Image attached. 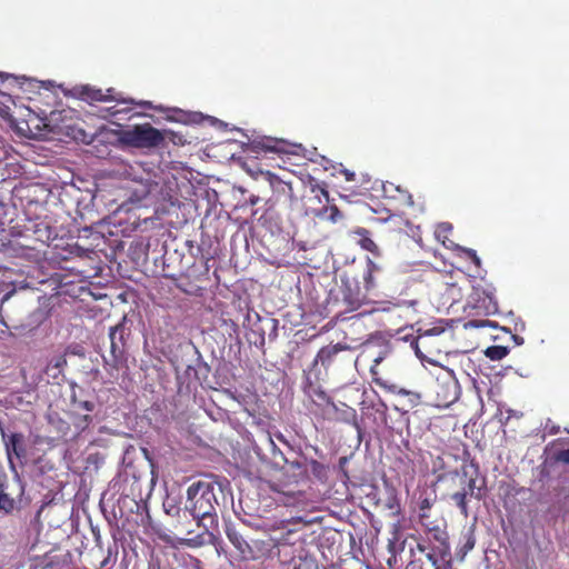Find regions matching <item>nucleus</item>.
Here are the masks:
<instances>
[{"mask_svg":"<svg viewBox=\"0 0 569 569\" xmlns=\"http://www.w3.org/2000/svg\"><path fill=\"white\" fill-rule=\"evenodd\" d=\"M485 353L491 360H501L509 353V349L503 346H491L486 349Z\"/></svg>","mask_w":569,"mask_h":569,"instance_id":"a878e982","label":"nucleus"},{"mask_svg":"<svg viewBox=\"0 0 569 569\" xmlns=\"http://www.w3.org/2000/svg\"><path fill=\"white\" fill-rule=\"evenodd\" d=\"M353 233L359 236L360 239L358 241V243L360 244V247L363 249V250H367L371 253H373L375 256H380V249L379 247L377 246V243L371 239L370 237V232L366 229V228H357L356 230H353Z\"/></svg>","mask_w":569,"mask_h":569,"instance_id":"a211bd4d","label":"nucleus"},{"mask_svg":"<svg viewBox=\"0 0 569 569\" xmlns=\"http://www.w3.org/2000/svg\"><path fill=\"white\" fill-rule=\"evenodd\" d=\"M378 267L371 261L369 260V263H368V272L367 274L365 276V282H366V287L367 288H370L373 286V277H372V271L373 270H377Z\"/></svg>","mask_w":569,"mask_h":569,"instance_id":"72a5a7b5","label":"nucleus"},{"mask_svg":"<svg viewBox=\"0 0 569 569\" xmlns=\"http://www.w3.org/2000/svg\"><path fill=\"white\" fill-rule=\"evenodd\" d=\"M261 174L268 181L276 194L283 196L286 198L291 210L302 211L307 216L318 214V209L309 202L316 200L318 206L322 203V199H325L327 203L329 202V192L326 186L320 184L312 177H308L306 181H301L305 188V193L309 191L312 194L308 200H305L306 194L299 197L295 191L292 182L282 180L271 171H264L261 172Z\"/></svg>","mask_w":569,"mask_h":569,"instance_id":"f257e3e1","label":"nucleus"},{"mask_svg":"<svg viewBox=\"0 0 569 569\" xmlns=\"http://www.w3.org/2000/svg\"><path fill=\"white\" fill-rule=\"evenodd\" d=\"M475 543H476V539L473 536V530L470 529L466 536V542L462 547L465 553L472 550L475 547Z\"/></svg>","mask_w":569,"mask_h":569,"instance_id":"f704fd0d","label":"nucleus"},{"mask_svg":"<svg viewBox=\"0 0 569 569\" xmlns=\"http://www.w3.org/2000/svg\"><path fill=\"white\" fill-rule=\"evenodd\" d=\"M114 562L116 557H112L111 551L108 550L107 555L103 557L100 565L96 569H111Z\"/></svg>","mask_w":569,"mask_h":569,"instance_id":"473e14b6","label":"nucleus"},{"mask_svg":"<svg viewBox=\"0 0 569 569\" xmlns=\"http://www.w3.org/2000/svg\"><path fill=\"white\" fill-rule=\"evenodd\" d=\"M251 204H256L258 202V198L252 197L250 199Z\"/></svg>","mask_w":569,"mask_h":569,"instance_id":"de8ad7c7","label":"nucleus"},{"mask_svg":"<svg viewBox=\"0 0 569 569\" xmlns=\"http://www.w3.org/2000/svg\"><path fill=\"white\" fill-rule=\"evenodd\" d=\"M373 381H375L377 385L382 386V382L380 381V379H378V378H373Z\"/></svg>","mask_w":569,"mask_h":569,"instance_id":"09e8293b","label":"nucleus"},{"mask_svg":"<svg viewBox=\"0 0 569 569\" xmlns=\"http://www.w3.org/2000/svg\"><path fill=\"white\" fill-rule=\"evenodd\" d=\"M512 338L515 339L517 345H521L523 342V338H520V337L515 336V335L512 336Z\"/></svg>","mask_w":569,"mask_h":569,"instance_id":"c03bdc74","label":"nucleus"},{"mask_svg":"<svg viewBox=\"0 0 569 569\" xmlns=\"http://www.w3.org/2000/svg\"><path fill=\"white\" fill-rule=\"evenodd\" d=\"M73 93L79 99L92 103V102H101V101H109V100H119L113 94H103V91L101 89L94 88L89 84H82L77 86L73 88Z\"/></svg>","mask_w":569,"mask_h":569,"instance_id":"f8f14e48","label":"nucleus"},{"mask_svg":"<svg viewBox=\"0 0 569 569\" xmlns=\"http://www.w3.org/2000/svg\"><path fill=\"white\" fill-rule=\"evenodd\" d=\"M111 116H116L119 111L114 107L108 109Z\"/></svg>","mask_w":569,"mask_h":569,"instance_id":"49530a36","label":"nucleus"},{"mask_svg":"<svg viewBox=\"0 0 569 569\" xmlns=\"http://www.w3.org/2000/svg\"><path fill=\"white\" fill-rule=\"evenodd\" d=\"M451 231H452V226L448 222H442V223L438 224L436 234L438 238H440L441 236L446 237L447 233H449Z\"/></svg>","mask_w":569,"mask_h":569,"instance_id":"e433bc0d","label":"nucleus"},{"mask_svg":"<svg viewBox=\"0 0 569 569\" xmlns=\"http://www.w3.org/2000/svg\"><path fill=\"white\" fill-rule=\"evenodd\" d=\"M473 323L476 328H479L480 325L478 322L473 321Z\"/></svg>","mask_w":569,"mask_h":569,"instance_id":"3c124183","label":"nucleus"},{"mask_svg":"<svg viewBox=\"0 0 569 569\" xmlns=\"http://www.w3.org/2000/svg\"><path fill=\"white\" fill-rule=\"evenodd\" d=\"M552 459L555 460V462H560L569 466V448L555 452Z\"/></svg>","mask_w":569,"mask_h":569,"instance_id":"2f4dec72","label":"nucleus"},{"mask_svg":"<svg viewBox=\"0 0 569 569\" xmlns=\"http://www.w3.org/2000/svg\"><path fill=\"white\" fill-rule=\"evenodd\" d=\"M270 488L274 493L273 500L286 507H296L303 501V492L301 490L290 488L287 483L274 482Z\"/></svg>","mask_w":569,"mask_h":569,"instance_id":"9b49d317","label":"nucleus"},{"mask_svg":"<svg viewBox=\"0 0 569 569\" xmlns=\"http://www.w3.org/2000/svg\"><path fill=\"white\" fill-rule=\"evenodd\" d=\"M346 349L348 348L340 343L322 347L315 358L313 366L320 363L326 369L329 368L335 362V359L339 352Z\"/></svg>","mask_w":569,"mask_h":569,"instance_id":"4468645a","label":"nucleus"},{"mask_svg":"<svg viewBox=\"0 0 569 569\" xmlns=\"http://www.w3.org/2000/svg\"><path fill=\"white\" fill-rule=\"evenodd\" d=\"M9 296H10V295H9V293H7V295L3 297L2 302H4V301L9 298Z\"/></svg>","mask_w":569,"mask_h":569,"instance_id":"8fccbe9b","label":"nucleus"},{"mask_svg":"<svg viewBox=\"0 0 569 569\" xmlns=\"http://www.w3.org/2000/svg\"><path fill=\"white\" fill-rule=\"evenodd\" d=\"M473 296H476L477 302H480L486 309H497V302L495 299V288L491 286L482 287L478 284L473 287Z\"/></svg>","mask_w":569,"mask_h":569,"instance_id":"dca6fc26","label":"nucleus"},{"mask_svg":"<svg viewBox=\"0 0 569 569\" xmlns=\"http://www.w3.org/2000/svg\"><path fill=\"white\" fill-rule=\"evenodd\" d=\"M463 256L469 259L476 267H480L481 266V260L480 258L478 257L476 250L471 249V248H462L461 249Z\"/></svg>","mask_w":569,"mask_h":569,"instance_id":"7c9ffc66","label":"nucleus"},{"mask_svg":"<svg viewBox=\"0 0 569 569\" xmlns=\"http://www.w3.org/2000/svg\"><path fill=\"white\" fill-rule=\"evenodd\" d=\"M251 151L253 152H274V153H296V148H301V146L291 144L286 140L271 138V137H261L251 141L250 144Z\"/></svg>","mask_w":569,"mask_h":569,"instance_id":"1a4fd4ad","label":"nucleus"},{"mask_svg":"<svg viewBox=\"0 0 569 569\" xmlns=\"http://www.w3.org/2000/svg\"><path fill=\"white\" fill-rule=\"evenodd\" d=\"M0 206H3L1 201H0Z\"/></svg>","mask_w":569,"mask_h":569,"instance_id":"603ef678","label":"nucleus"},{"mask_svg":"<svg viewBox=\"0 0 569 569\" xmlns=\"http://www.w3.org/2000/svg\"><path fill=\"white\" fill-rule=\"evenodd\" d=\"M128 144L136 148H154L164 140L163 134L149 123L134 126L124 133Z\"/></svg>","mask_w":569,"mask_h":569,"instance_id":"423d86ee","label":"nucleus"},{"mask_svg":"<svg viewBox=\"0 0 569 569\" xmlns=\"http://www.w3.org/2000/svg\"><path fill=\"white\" fill-rule=\"evenodd\" d=\"M376 412L379 415L382 425H387L388 407L385 402H380L375 407Z\"/></svg>","mask_w":569,"mask_h":569,"instance_id":"c9c22d12","label":"nucleus"},{"mask_svg":"<svg viewBox=\"0 0 569 569\" xmlns=\"http://www.w3.org/2000/svg\"><path fill=\"white\" fill-rule=\"evenodd\" d=\"M313 207L316 208V206H313ZM317 209L319 211V213L317 216H321L322 213H328L327 214L328 220H330L333 223L339 222L343 218L342 212L338 209V207L336 204L317 207Z\"/></svg>","mask_w":569,"mask_h":569,"instance_id":"4be33fe9","label":"nucleus"},{"mask_svg":"<svg viewBox=\"0 0 569 569\" xmlns=\"http://www.w3.org/2000/svg\"><path fill=\"white\" fill-rule=\"evenodd\" d=\"M388 507H389L390 509H395V512H393V513H396V515H399V513H400V510H401V509H400V505L397 502V500H396V499H393V501H392V502H389V503H388Z\"/></svg>","mask_w":569,"mask_h":569,"instance_id":"79ce46f5","label":"nucleus"},{"mask_svg":"<svg viewBox=\"0 0 569 569\" xmlns=\"http://www.w3.org/2000/svg\"><path fill=\"white\" fill-rule=\"evenodd\" d=\"M487 495L486 479H482L481 485H477L476 478H469L466 486L461 490L450 495V500L459 509L460 515L467 519L470 515L468 507V498L482 500Z\"/></svg>","mask_w":569,"mask_h":569,"instance_id":"0eeeda50","label":"nucleus"},{"mask_svg":"<svg viewBox=\"0 0 569 569\" xmlns=\"http://www.w3.org/2000/svg\"><path fill=\"white\" fill-rule=\"evenodd\" d=\"M397 396L399 398V406H396V409L405 412L417 407L421 402V396L416 391L399 389L397 391Z\"/></svg>","mask_w":569,"mask_h":569,"instance_id":"2eb2a0df","label":"nucleus"},{"mask_svg":"<svg viewBox=\"0 0 569 569\" xmlns=\"http://www.w3.org/2000/svg\"><path fill=\"white\" fill-rule=\"evenodd\" d=\"M382 360H383V357H382V356H379V357H377V358H375V359H373V365H372V367H371V369H370V371H371V373H372L373 376H376V375H377L376 367H377V366H378Z\"/></svg>","mask_w":569,"mask_h":569,"instance_id":"a19ab883","label":"nucleus"},{"mask_svg":"<svg viewBox=\"0 0 569 569\" xmlns=\"http://www.w3.org/2000/svg\"><path fill=\"white\" fill-rule=\"evenodd\" d=\"M306 392L311 398L318 397L322 401L330 402V397L326 393V391L319 387H315L311 382L308 385V387H306Z\"/></svg>","mask_w":569,"mask_h":569,"instance_id":"c85d7f7f","label":"nucleus"},{"mask_svg":"<svg viewBox=\"0 0 569 569\" xmlns=\"http://www.w3.org/2000/svg\"><path fill=\"white\" fill-rule=\"evenodd\" d=\"M7 100H10V96L0 91V104L4 106L8 109V107L6 106ZM1 112H4V110L0 107V113Z\"/></svg>","mask_w":569,"mask_h":569,"instance_id":"ea45409f","label":"nucleus"},{"mask_svg":"<svg viewBox=\"0 0 569 569\" xmlns=\"http://www.w3.org/2000/svg\"><path fill=\"white\" fill-rule=\"evenodd\" d=\"M308 471L319 481L323 482L327 480L328 468L318 460L311 459L307 465Z\"/></svg>","mask_w":569,"mask_h":569,"instance_id":"412c9836","label":"nucleus"},{"mask_svg":"<svg viewBox=\"0 0 569 569\" xmlns=\"http://www.w3.org/2000/svg\"><path fill=\"white\" fill-rule=\"evenodd\" d=\"M438 545L430 547L427 541H419L417 549L425 556V558L432 565L435 569H441L440 561H447L450 557L449 537L445 541H436Z\"/></svg>","mask_w":569,"mask_h":569,"instance_id":"9d476101","label":"nucleus"},{"mask_svg":"<svg viewBox=\"0 0 569 569\" xmlns=\"http://www.w3.org/2000/svg\"><path fill=\"white\" fill-rule=\"evenodd\" d=\"M443 330L432 329L412 337L410 347L415 350L416 356L422 360L428 361L432 366L437 365L433 356L439 355L443 347Z\"/></svg>","mask_w":569,"mask_h":569,"instance_id":"39448f33","label":"nucleus"},{"mask_svg":"<svg viewBox=\"0 0 569 569\" xmlns=\"http://www.w3.org/2000/svg\"><path fill=\"white\" fill-rule=\"evenodd\" d=\"M362 300L363 298L358 289L352 290L350 287H346L342 290V301L347 306L348 311H355L359 309L362 305Z\"/></svg>","mask_w":569,"mask_h":569,"instance_id":"6ab92c4d","label":"nucleus"},{"mask_svg":"<svg viewBox=\"0 0 569 569\" xmlns=\"http://www.w3.org/2000/svg\"><path fill=\"white\" fill-rule=\"evenodd\" d=\"M214 490V482L208 480L192 482L187 489L184 508L206 531L218 528V499Z\"/></svg>","mask_w":569,"mask_h":569,"instance_id":"f03ea898","label":"nucleus"},{"mask_svg":"<svg viewBox=\"0 0 569 569\" xmlns=\"http://www.w3.org/2000/svg\"><path fill=\"white\" fill-rule=\"evenodd\" d=\"M226 535L229 541L240 552L241 556L247 557L251 552L249 543L233 526H227Z\"/></svg>","mask_w":569,"mask_h":569,"instance_id":"f3484780","label":"nucleus"},{"mask_svg":"<svg viewBox=\"0 0 569 569\" xmlns=\"http://www.w3.org/2000/svg\"><path fill=\"white\" fill-rule=\"evenodd\" d=\"M377 219L381 222L389 224L390 230H396V228L401 230V224L403 222L402 217H400L399 214L390 213L389 210H386L385 216Z\"/></svg>","mask_w":569,"mask_h":569,"instance_id":"b1692460","label":"nucleus"},{"mask_svg":"<svg viewBox=\"0 0 569 569\" xmlns=\"http://www.w3.org/2000/svg\"><path fill=\"white\" fill-rule=\"evenodd\" d=\"M267 440H268L269 445H270L272 448H274V447H276V445H274V442H273V440H272V438H271V436H270V435H268V436H267Z\"/></svg>","mask_w":569,"mask_h":569,"instance_id":"a18cd8bd","label":"nucleus"},{"mask_svg":"<svg viewBox=\"0 0 569 569\" xmlns=\"http://www.w3.org/2000/svg\"><path fill=\"white\" fill-rule=\"evenodd\" d=\"M123 329L121 323L110 328V351L108 357H103L104 363L116 370L127 362Z\"/></svg>","mask_w":569,"mask_h":569,"instance_id":"6e6552de","label":"nucleus"},{"mask_svg":"<svg viewBox=\"0 0 569 569\" xmlns=\"http://www.w3.org/2000/svg\"><path fill=\"white\" fill-rule=\"evenodd\" d=\"M289 469L292 470L295 477H299L301 480L308 478V468L300 461H292L289 465Z\"/></svg>","mask_w":569,"mask_h":569,"instance_id":"cd10ccee","label":"nucleus"},{"mask_svg":"<svg viewBox=\"0 0 569 569\" xmlns=\"http://www.w3.org/2000/svg\"><path fill=\"white\" fill-rule=\"evenodd\" d=\"M103 94H113L116 96L119 100H117L118 102H123V103H129V102H132V100H124L120 97V93H118L113 88H109L107 89L106 92H103Z\"/></svg>","mask_w":569,"mask_h":569,"instance_id":"58836bf2","label":"nucleus"},{"mask_svg":"<svg viewBox=\"0 0 569 569\" xmlns=\"http://www.w3.org/2000/svg\"><path fill=\"white\" fill-rule=\"evenodd\" d=\"M395 191L397 192V194H393L391 197L396 198L401 206L409 207V208L413 207V204H415L413 197L407 189L396 187Z\"/></svg>","mask_w":569,"mask_h":569,"instance_id":"393cba45","label":"nucleus"},{"mask_svg":"<svg viewBox=\"0 0 569 569\" xmlns=\"http://www.w3.org/2000/svg\"><path fill=\"white\" fill-rule=\"evenodd\" d=\"M335 170H336V174L342 176L345 181H347V182H356L357 181L356 172L345 168L342 164H339V167L335 168Z\"/></svg>","mask_w":569,"mask_h":569,"instance_id":"c756f323","label":"nucleus"},{"mask_svg":"<svg viewBox=\"0 0 569 569\" xmlns=\"http://www.w3.org/2000/svg\"><path fill=\"white\" fill-rule=\"evenodd\" d=\"M437 502L435 492L423 489L411 500L412 511L417 515L418 522L435 541H445L448 538L446 522L433 510Z\"/></svg>","mask_w":569,"mask_h":569,"instance_id":"7ed1b4c3","label":"nucleus"},{"mask_svg":"<svg viewBox=\"0 0 569 569\" xmlns=\"http://www.w3.org/2000/svg\"><path fill=\"white\" fill-rule=\"evenodd\" d=\"M396 562H397V560L395 561L393 558H392V555H390V557L387 560V563H388L389 568H393Z\"/></svg>","mask_w":569,"mask_h":569,"instance_id":"37998d69","label":"nucleus"},{"mask_svg":"<svg viewBox=\"0 0 569 569\" xmlns=\"http://www.w3.org/2000/svg\"><path fill=\"white\" fill-rule=\"evenodd\" d=\"M392 528V537L388 541V551L396 561L397 553L403 550L405 541H400L399 525H393Z\"/></svg>","mask_w":569,"mask_h":569,"instance_id":"aec40b11","label":"nucleus"},{"mask_svg":"<svg viewBox=\"0 0 569 569\" xmlns=\"http://www.w3.org/2000/svg\"><path fill=\"white\" fill-rule=\"evenodd\" d=\"M93 419L89 413L82 415L81 412L73 411L72 412V423L78 431H84L91 423Z\"/></svg>","mask_w":569,"mask_h":569,"instance_id":"5701e85b","label":"nucleus"},{"mask_svg":"<svg viewBox=\"0 0 569 569\" xmlns=\"http://www.w3.org/2000/svg\"><path fill=\"white\" fill-rule=\"evenodd\" d=\"M430 376L435 380L431 389L437 407L447 408L459 399L460 385L452 369L433 365Z\"/></svg>","mask_w":569,"mask_h":569,"instance_id":"20e7f679","label":"nucleus"},{"mask_svg":"<svg viewBox=\"0 0 569 569\" xmlns=\"http://www.w3.org/2000/svg\"><path fill=\"white\" fill-rule=\"evenodd\" d=\"M72 408L73 411L82 412L86 411L90 415L96 409V402L89 400H78L76 397H72Z\"/></svg>","mask_w":569,"mask_h":569,"instance_id":"bb28decb","label":"nucleus"},{"mask_svg":"<svg viewBox=\"0 0 569 569\" xmlns=\"http://www.w3.org/2000/svg\"><path fill=\"white\" fill-rule=\"evenodd\" d=\"M64 365H67V359L64 356H59L50 361V366H52L54 368H61Z\"/></svg>","mask_w":569,"mask_h":569,"instance_id":"4c0bfd02","label":"nucleus"},{"mask_svg":"<svg viewBox=\"0 0 569 569\" xmlns=\"http://www.w3.org/2000/svg\"><path fill=\"white\" fill-rule=\"evenodd\" d=\"M6 450L11 463L12 469L14 470V466L11 460V456L14 455L18 459H22L27 455L24 437L22 433H11L6 440Z\"/></svg>","mask_w":569,"mask_h":569,"instance_id":"ddd939ff","label":"nucleus"}]
</instances>
